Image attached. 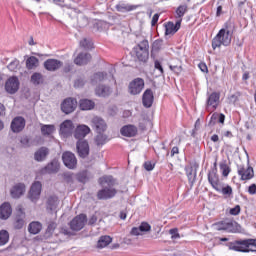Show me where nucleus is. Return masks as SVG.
I'll return each instance as SVG.
<instances>
[{"instance_id":"obj_38","label":"nucleus","mask_w":256,"mask_h":256,"mask_svg":"<svg viewBox=\"0 0 256 256\" xmlns=\"http://www.w3.org/2000/svg\"><path fill=\"white\" fill-rule=\"evenodd\" d=\"M137 9V6L135 5H129V4H118L116 5V11L119 13H129V11H135Z\"/></svg>"},{"instance_id":"obj_41","label":"nucleus","mask_w":256,"mask_h":256,"mask_svg":"<svg viewBox=\"0 0 256 256\" xmlns=\"http://www.w3.org/2000/svg\"><path fill=\"white\" fill-rule=\"evenodd\" d=\"M44 78H43V74L39 73V72H35L32 74L31 76V83H33V85H41L43 84Z\"/></svg>"},{"instance_id":"obj_30","label":"nucleus","mask_w":256,"mask_h":256,"mask_svg":"<svg viewBox=\"0 0 256 256\" xmlns=\"http://www.w3.org/2000/svg\"><path fill=\"white\" fill-rule=\"evenodd\" d=\"M91 61V54L89 53H79L78 56L74 59L75 65H87Z\"/></svg>"},{"instance_id":"obj_36","label":"nucleus","mask_w":256,"mask_h":256,"mask_svg":"<svg viewBox=\"0 0 256 256\" xmlns=\"http://www.w3.org/2000/svg\"><path fill=\"white\" fill-rule=\"evenodd\" d=\"M41 229H43V224L37 221L31 222L28 226V231L31 235H38V233H41Z\"/></svg>"},{"instance_id":"obj_63","label":"nucleus","mask_w":256,"mask_h":256,"mask_svg":"<svg viewBox=\"0 0 256 256\" xmlns=\"http://www.w3.org/2000/svg\"><path fill=\"white\" fill-rule=\"evenodd\" d=\"M248 193L249 195H256V184H251L248 187Z\"/></svg>"},{"instance_id":"obj_43","label":"nucleus","mask_w":256,"mask_h":256,"mask_svg":"<svg viewBox=\"0 0 256 256\" xmlns=\"http://www.w3.org/2000/svg\"><path fill=\"white\" fill-rule=\"evenodd\" d=\"M9 243V232L7 230L0 231V247Z\"/></svg>"},{"instance_id":"obj_55","label":"nucleus","mask_w":256,"mask_h":256,"mask_svg":"<svg viewBox=\"0 0 256 256\" xmlns=\"http://www.w3.org/2000/svg\"><path fill=\"white\" fill-rule=\"evenodd\" d=\"M20 143L23 145V147H31V139L29 136H23L20 140Z\"/></svg>"},{"instance_id":"obj_8","label":"nucleus","mask_w":256,"mask_h":256,"mask_svg":"<svg viewBox=\"0 0 256 256\" xmlns=\"http://www.w3.org/2000/svg\"><path fill=\"white\" fill-rule=\"evenodd\" d=\"M85 223H87V215L80 214L70 222V228L72 231H81L85 227Z\"/></svg>"},{"instance_id":"obj_59","label":"nucleus","mask_w":256,"mask_h":256,"mask_svg":"<svg viewBox=\"0 0 256 256\" xmlns=\"http://www.w3.org/2000/svg\"><path fill=\"white\" fill-rule=\"evenodd\" d=\"M60 234L61 235H66L67 237H71L73 234L71 233V230H69V228L67 227H62L60 229Z\"/></svg>"},{"instance_id":"obj_28","label":"nucleus","mask_w":256,"mask_h":256,"mask_svg":"<svg viewBox=\"0 0 256 256\" xmlns=\"http://www.w3.org/2000/svg\"><path fill=\"white\" fill-rule=\"evenodd\" d=\"M185 171H186V175L188 177V181H189L191 187H193V185L197 179V169H195L191 165H188L185 167Z\"/></svg>"},{"instance_id":"obj_51","label":"nucleus","mask_w":256,"mask_h":256,"mask_svg":"<svg viewBox=\"0 0 256 256\" xmlns=\"http://www.w3.org/2000/svg\"><path fill=\"white\" fill-rule=\"evenodd\" d=\"M63 179L66 183H73L74 174L71 172H65L63 174Z\"/></svg>"},{"instance_id":"obj_7","label":"nucleus","mask_w":256,"mask_h":256,"mask_svg":"<svg viewBox=\"0 0 256 256\" xmlns=\"http://www.w3.org/2000/svg\"><path fill=\"white\" fill-rule=\"evenodd\" d=\"M107 79L115 83V77L113 76V73L109 72V74H107L106 72H96L91 78V83L92 85H97V83L107 81Z\"/></svg>"},{"instance_id":"obj_61","label":"nucleus","mask_w":256,"mask_h":256,"mask_svg":"<svg viewBox=\"0 0 256 256\" xmlns=\"http://www.w3.org/2000/svg\"><path fill=\"white\" fill-rule=\"evenodd\" d=\"M228 101H229V103H232L233 105H235V103H237V101H239V97L235 94H232L228 97Z\"/></svg>"},{"instance_id":"obj_4","label":"nucleus","mask_w":256,"mask_h":256,"mask_svg":"<svg viewBox=\"0 0 256 256\" xmlns=\"http://www.w3.org/2000/svg\"><path fill=\"white\" fill-rule=\"evenodd\" d=\"M75 129V125L71 120H65L60 124L59 135L63 139H67L73 135V131Z\"/></svg>"},{"instance_id":"obj_54","label":"nucleus","mask_w":256,"mask_h":256,"mask_svg":"<svg viewBox=\"0 0 256 256\" xmlns=\"http://www.w3.org/2000/svg\"><path fill=\"white\" fill-rule=\"evenodd\" d=\"M154 68L159 71L160 75H164L165 70L163 69V65H161V62H159V60L154 61Z\"/></svg>"},{"instance_id":"obj_18","label":"nucleus","mask_w":256,"mask_h":256,"mask_svg":"<svg viewBox=\"0 0 256 256\" xmlns=\"http://www.w3.org/2000/svg\"><path fill=\"white\" fill-rule=\"evenodd\" d=\"M79 157L85 159L89 155V143L87 140H78L76 144Z\"/></svg>"},{"instance_id":"obj_5","label":"nucleus","mask_w":256,"mask_h":256,"mask_svg":"<svg viewBox=\"0 0 256 256\" xmlns=\"http://www.w3.org/2000/svg\"><path fill=\"white\" fill-rule=\"evenodd\" d=\"M145 88V80L142 78H136L132 80L128 86V92L130 95H139Z\"/></svg>"},{"instance_id":"obj_13","label":"nucleus","mask_w":256,"mask_h":256,"mask_svg":"<svg viewBox=\"0 0 256 256\" xmlns=\"http://www.w3.org/2000/svg\"><path fill=\"white\" fill-rule=\"evenodd\" d=\"M76 108L77 100L73 98H66L61 104V110L66 115H69V113H73V111H75Z\"/></svg>"},{"instance_id":"obj_35","label":"nucleus","mask_w":256,"mask_h":256,"mask_svg":"<svg viewBox=\"0 0 256 256\" xmlns=\"http://www.w3.org/2000/svg\"><path fill=\"white\" fill-rule=\"evenodd\" d=\"M113 242V238H111V236H101L97 242V249H105V247H107L108 245H111V243Z\"/></svg>"},{"instance_id":"obj_12","label":"nucleus","mask_w":256,"mask_h":256,"mask_svg":"<svg viewBox=\"0 0 256 256\" xmlns=\"http://www.w3.org/2000/svg\"><path fill=\"white\" fill-rule=\"evenodd\" d=\"M117 195V190L115 188L104 187L99 190L97 197L100 201H107V199H113Z\"/></svg>"},{"instance_id":"obj_20","label":"nucleus","mask_w":256,"mask_h":256,"mask_svg":"<svg viewBox=\"0 0 256 256\" xmlns=\"http://www.w3.org/2000/svg\"><path fill=\"white\" fill-rule=\"evenodd\" d=\"M181 21L182 20L180 19L176 21V23H173L172 21L165 23V35H175V33L181 29Z\"/></svg>"},{"instance_id":"obj_37","label":"nucleus","mask_w":256,"mask_h":256,"mask_svg":"<svg viewBox=\"0 0 256 256\" xmlns=\"http://www.w3.org/2000/svg\"><path fill=\"white\" fill-rule=\"evenodd\" d=\"M55 133V125L53 124H42L41 125V134L44 137H49Z\"/></svg>"},{"instance_id":"obj_44","label":"nucleus","mask_w":256,"mask_h":256,"mask_svg":"<svg viewBox=\"0 0 256 256\" xmlns=\"http://www.w3.org/2000/svg\"><path fill=\"white\" fill-rule=\"evenodd\" d=\"M80 47L85 51H89V49H93V42L91 39L84 38L82 41H80Z\"/></svg>"},{"instance_id":"obj_39","label":"nucleus","mask_w":256,"mask_h":256,"mask_svg":"<svg viewBox=\"0 0 256 256\" xmlns=\"http://www.w3.org/2000/svg\"><path fill=\"white\" fill-rule=\"evenodd\" d=\"M219 190H216L218 193H222V195H225L226 197H231L233 195V188L231 186H223V184L218 186Z\"/></svg>"},{"instance_id":"obj_1","label":"nucleus","mask_w":256,"mask_h":256,"mask_svg":"<svg viewBox=\"0 0 256 256\" xmlns=\"http://www.w3.org/2000/svg\"><path fill=\"white\" fill-rule=\"evenodd\" d=\"M226 247L237 253H256V239H244L228 242Z\"/></svg>"},{"instance_id":"obj_62","label":"nucleus","mask_w":256,"mask_h":256,"mask_svg":"<svg viewBox=\"0 0 256 256\" xmlns=\"http://www.w3.org/2000/svg\"><path fill=\"white\" fill-rule=\"evenodd\" d=\"M131 235L139 236L141 235V228L140 227H133L131 230Z\"/></svg>"},{"instance_id":"obj_57","label":"nucleus","mask_w":256,"mask_h":256,"mask_svg":"<svg viewBox=\"0 0 256 256\" xmlns=\"http://www.w3.org/2000/svg\"><path fill=\"white\" fill-rule=\"evenodd\" d=\"M172 239H179L181 236L179 235V230L177 228H172L169 230Z\"/></svg>"},{"instance_id":"obj_46","label":"nucleus","mask_w":256,"mask_h":256,"mask_svg":"<svg viewBox=\"0 0 256 256\" xmlns=\"http://www.w3.org/2000/svg\"><path fill=\"white\" fill-rule=\"evenodd\" d=\"M220 171L222 172L223 177H229V173H231V168H229V165H227L226 162H221Z\"/></svg>"},{"instance_id":"obj_49","label":"nucleus","mask_w":256,"mask_h":256,"mask_svg":"<svg viewBox=\"0 0 256 256\" xmlns=\"http://www.w3.org/2000/svg\"><path fill=\"white\" fill-rule=\"evenodd\" d=\"M76 179L79 183H87V172L78 173Z\"/></svg>"},{"instance_id":"obj_25","label":"nucleus","mask_w":256,"mask_h":256,"mask_svg":"<svg viewBox=\"0 0 256 256\" xmlns=\"http://www.w3.org/2000/svg\"><path fill=\"white\" fill-rule=\"evenodd\" d=\"M13 213V208H11V204L8 202H4L0 206V219L7 221L9 217H11V214Z\"/></svg>"},{"instance_id":"obj_52","label":"nucleus","mask_w":256,"mask_h":256,"mask_svg":"<svg viewBox=\"0 0 256 256\" xmlns=\"http://www.w3.org/2000/svg\"><path fill=\"white\" fill-rule=\"evenodd\" d=\"M143 167L146 171H153L155 169V162L146 161L144 162Z\"/></svg>"},{"instance_id":"obj_60","label":"nucleus","mask_w":256,"mask_h":256,"mask_svg":"<svg viewBox=\"0 0 256 256\" xmlns=\"http://www.w3.org/2000/svg\"><path fill=\"white\" fill-rule=\"evenodd\" d=\"M159 49H161V41L156 40L152 44V51H159Z\"/></svg>"},{"instance_id":"obj_3","label":"nucleus","mask_w":256,"mask_h":256,"mask_svg":"<svg viewBox=\"0 0 256 256\" xmlns=\"http://www.w3.org/2000/svg\"><path fill=\"white\" fill-rule=\"evenodd\" d=\"M134 53L139 61L147 63L149 59V41L147 39L142 40L136 47H134Z\"/></svg>"},{"instance_id":"obj_31","label":"nucleus","mask_w":256,"mask_h":256,"mask_svg":"<svg viewBox=\"0 0 256 256\" xmlns=\"http://www.w3.org/2000/svg\"><path fill=\"white\" fill-rule=\"evenodd\" d=\"M112 91L113 90L111 89V87H109L107 85H99L95 89V93H96L97 97H109V95H111Z\"/></svg>"},{"instance_id":"obj_6","label":"nucleus","mask_w":256,"mask_h":256,"mask_svg":"<svg viewBox=\"0 0 256 256\" xmlns=\"http://www.w3.org/2000/svg\"><path fill=\"white\" fill-rule=\"evenodd\" d=\"M216 231H227L228 233H235V224L232 220L225 219L214 224Z\"/></svg>"},{"instance_id":"obj_27","label":"nucleus","mask_w":256,"mask_h":256,"mask_svg":"<svg viewBox=\"0 0 256 256\" xmlns=\"http://www.w3.org/2000/svg\"><path fill=\"white\" fill-rule=\"evenodd\" d=\"M25 193V184L18 183L13 186V188L10 190V195L12 199H19L22 195Z\"/></svg>"},{"instance_id":"obj_10","label":"nucleus","mask_w":256,"mask_h":256,"mask_svg":"<svg viewBox=\"0 0 256 256\" xmlns=\"http://www.w3.org/2000/svg\"><path fill=\"white\" fill-rule=\"evenodd\" d=\"M219 99H221V94L219 92H212L211 94H207L206 109L211 107L213 111H215V109L219 107Z\"/></svg>"},{"instance_id":"obj_21","label":"nucleus","mask_w":256,"mask_h":256,"mask_svg":"<svg viewBox=\"0 0 256 256\" xmlns=\"http://www.w3.org/2000/svg\"><path fill=\"white\" fill-rule=\"evenodd\" d=\"M155 100V96H153V90L146 89L142 96V103L146 109H149L153 106V101Z\"/></svg>"},{"instance_id":"obj_48","label":"nucleus","mask_w":256,"mask_h":256,"mask_svg":"<svg viewBox=\"0 0 256 256\" xmlns=\"http://www.w3.org/2000/svg\"><path fill=\"white\" fill-rule=\"evenodd\" d=\"M187 13V5H180L176 9V15L178 19H181L182 17H185V14Z\"/></svg>"},{"instance_id":"obj_17","label":"nucleus","mask_w":256,"mask_h":256,"mask_svg":"<svg viewBox=\"0 0 256 256\" xmlns=\"http://www.w3.org/2000/svg\"><path fill=\"white\" fill-rule=\"evenodd\" d=\"M42 184L41 182L37 181V182H34L30 188V191H29V199L31 201H37V199H39V197H41V189H42Z\"/></svg>"},{"instance_id":"obj_40","label":"nucleus","mask_w":256,"mask_h":256,"mask_svg":"<svg viewBox=\"0 0 256 256\" xmlns=\"http://www.w3.org/2000/svg\"><path fill=\"white\" fill-rule=\"evenodd\" d=\"M27 69H35V67H39V59L35 56H30L26 60Z\"/></svg>"},{"instance_id":"obj_22","label":"nucleus","mask_w":256,"mask_h":256,"mask_svg":"<svg viewBox=\"0 0 256 256\" xmlns=\"http://www.w3.org/2000/svg\"><path fill=\"white\" fill-rule=\"evenodd\" d=\"M92 125L96 133H104V131H107V123H105V120L101 117H94L92 119Z\"/></svg>"},{"instance_id":"obj_15","label":"nucleus","mask_w":256,"mask_h":256,"mask_svg":"<svg viewBox=\"0 0 256 256\" xmlns=\"http://www.w3.org/2000/svg\"><path fill=\"white\" fill-rule=\"evenodd\" d=\"M89 133H91V128H89V126L84 124L78 125L74 131V137L78 141H83V139H85Z\"/></svg>"},{"instance_id":"obj_42","label":"nucleus","mask_w":256,"mask_h":256,"mask_svg":"<svg viewBox=\"0 0 256 256\" xmlns=\"http://www.w3.org/2000/svg\"><path fill=\"white\" fill-rule=\"evenodd\" d=\"M100 183L101 185H108L109 188H112L113 185H115V178H113V176H104L102 178H100Z\"/></svg>"},{"instance_id":"obj_11","label":"nucleus","mask_w":256,"mask_h":256,"mask_svg":"<svg viewBox=\"0 0 256 256\" xmlns=\"http://www.w3.org/2000/svg\"><path fill=\"white\" fill-rule=\"evenodd\" d=\"M5 89L10 95H15L19 91V78L16 76L10 77L5 83Z\"/></svg>"},{"instance_id":"obj_2","label":"nucleus","mask_w":256,"mask_h":256,"mask_svg":"<svg viewBox=\"0 0 256 256\" xmlns=\"http://www.w3.org/2000/svg\"><path fill=\"white\" fill-rule=\"evenodd\" d=\"M225 28H222L219 30L217 35L212 39V49L215 51L217 47H221V45H224V47H229L231 45V30H229V23H226L224 25Z\"/></svg>"},{"instance_id":"obj_50","label":"nucleus","mask_w":256,"mask_h":256,"mask_svg":"<svg viewBox=\"0 0 256 256\" xmlns=\"http://www.w3.org/2000/svg\"><path fill=\"white\" fill-rule=\"evenodd\" d=\"M9 71H17V68L19 67V60L15 59L12 62L8 64Z\"/></svg>"},{"instance_id":"obj_16","label":"nucleus","mask_w":256,"mask_h":256,"mask_svg":"<svg viewBox=\"0 0 256 256\" xmlns=\"http://www.w3.org/2000/svg\"><path fill=\"white\" fill-rule=\"evenodd\" d=\"M25 124V118L17 116L12 120L10 127L13 133H21L25 129Z\"/></svg>"},{"instance_id":"obj_24","label":"nucleus","mask_w":256,"mask_h":256,"mask_svg":"<svg viewBox=\"0 0 256 256\" xmlns=\"http://www.w3.org/2000/svg\"><path fill=\"white\" fill-rule=\"evenodd\" d=\"M57 207H59V197L50 196L46 202L48 213H57Z\"/></svg>"},{"instance_id":"obj_32","label":"nucleus","mask_w":256,"mask_h":256,"mask_svg":"<svg viewBox=\"0 0 256 256\" xmlns=\"http://www.w3.org/2000/svg\"><path fill=\"white\" fill-rule=\"evenodd\" d=\"M48 155H49V148L41 147L35 152L34 159L35 161H39V162L45 161Z\"/></svg>"},{"instance_id":"obj_53","label":"nucleus","mask_w":256,"mask_h":256,"mask_svg":"<svg viewBox=\"0 0 256 256\" xmlns=\"http://www.w3.org/2000/svg\"><path fill=\"white\" fill-rule=\"evenodd\" d=\"M139 227L142 233H147V231H151V225L147 222H142Z\"/></svg>"},{"instance_id":"obj_23","label":"nucleus","mask_w":256,"mask_h":256,"mask_svg":"<svg viewBox=\"0 0 256 256\" xmlns=\"http://www.w3.org/2000/svg\"><path fill=\"white\" fill-rule=\"evenodd\" d=\"M208 183H210L211 187H213L215 191H219V186L222 184L219 181V175H217V171L212 170L208 172Z\"/></svg>"},{"instance_id":"obj_45","label":"nucleus","mask_w":256,"mask_h":256,"mask_svg":"<svg viewBox=\"0 0 256 256\" xmlns=\"http://www.w3.org/2000/svg\"><path fill=\"white\" fill-rule=\"evenodd\" d=\"M96 145H105L107 143V135H104L103 132L98 133L95 138Z\"/></svg>"},{"instance_id":"obj_14","label":"nucleus","mask_w":256,"mask_h":256,"mask_svg":"<svg viewBox=\"0 0 256 256\" xmlns=\"http://www.w3.org/2000/svg\"><path fill=\"white\" fill-rule=\"evenodd\" d=\"M238 175L241 177V181H249L255 177V172L251 166L246 169L245 166H238Z\"/></svg>"},{"instance_id":"obj_33","label":"nucleus","mask_w":256,"mask_h":256,"mask_svg":"<svg viewBox=\"0 0 256 256\" xmlns=\"http://www.w3.org/2000/svg\"><path fill=\"white\" fill-rule=\"evenodd\" d=\"M79 107L81 111H91V109H95V102L90 99H81L79 101Z\"/></svg>"},{"instance_id":"obj_56","label":"nucleus","mask_w":256,"mask_h":256,"mask_svg":"<svg viewBox=\"0 0 256 256\" xmlns=\"http://www.w3.org/2000/svg\"><path fill=\"white\" fill-rule=\"evenodd\" d=\"M84 85H85V80L83 78H78L74 82V87L76 89H79V88L83 87Z\"/></svg>"},{"instance_id":"obj_47","label":"nucleus","mask_w":256,"mask_h":256,"mask_svg":"<svg viewBox=\"0 0 256 256\" xmlns=\"http://www.w3.org/2000/svg\"><path fill=\"white\" fill-rule=\"evenodd\" d=\"M218 119V123H221L223 125V123H225V114L223 113H214L212 116H211V120H210V123H213V121H217Z\"/></svg>"},{"instance_id":"obj_58","label":"nucleus","mask_w":256,"mask_h":256,"mask_svg":"<svg viewBox=\"0 0 256 256\" xmlns=\"http://www.w3.org/2000/svg\"><path fill=\"white\" fill-rule=\"evenodd\" d=\"M230 215L237 216L239 213H241V206L236 205L234 208H231L229 211Z\"/></svg>"},{"instance_id":"obj_9","label":"nucleus","mask_w":256,"mask_h":256,"mask_svg":"<svg viewBox=\"0 0 256 256\" xmlns=\"http://www.w3.org/2000/svg\"><path fill=\"white\" fill-rule=\"evenodd\" d=\"M62 161L68 169H75V167H77V157H75L73 152H64L62 154Z\"/></svg>"},{"instance_id":"obj_34","label":"nucleus","mask_w":256,"mask_h":256,"mask_svg":"<svg viewBox=\"0 0 256 256\" xmlns=\"http://www.w3.org/2000/svg\"><path fill=\"white\" fill-rule=\"evenodd\" d=\"M59 171V162L57 160H52L47 166L42 170V173H57Z\"/></svg>"},{"instance_id":"obj_64","label":"nucleus","mask_w":256,"mask_h":256,"mask_svg":"<svg viewBox=\"0 0 256 256\" xmlns=\"http://www.w3.org/2000/svg\"><path fill=\"white\" fill-rule=\"evenodd\" d=\"M158 21H159V14L156 13L152 17V21H151L152 27H155L157 25Z\"/></svg>"},{"instance_id":"obj_29","label":"nucleus","mask_w":256,"mask_h":256,"mask_svg":"<svg viewBox=\"0 0 256 256\" xmlns=\"http://www.w3.org/2000/svg\"><path fill=\"white\" fill-rule=\"evenodd\" d=\"M24 225H25V212H23L22 209H19L14 221V228L23 229Z\"/></svg>"},{"instance_id":"obj_19","label":"nucleus","mask_w":256,"mask_h":256,"mask_svg":"<svg viewBox=\"0 0 256 256\" xmlns=\"http://www.w3.org/2000/svg\"><path fill=\"white\" fill-rule=\"evenodd\" d=\"M61 67H63V62L57 59L50 58L44 62V69H46V71H58Z\"/></svg>"},{"instance_id":"obj_26","label":"nucleus","mask_w":256,"mask_h":256,"mask_svg":"<svg viewBox=\"0 0 256 256\" xmlns=\"http://www.w3.org/2000/svg\"><path fill=\"white\" fill-rule=\"evenodd\" d=\"M120 133L123 137H135L138 133L137 126L131 124L125 125L120 129Z\"/></svg>"}]
</instances>
